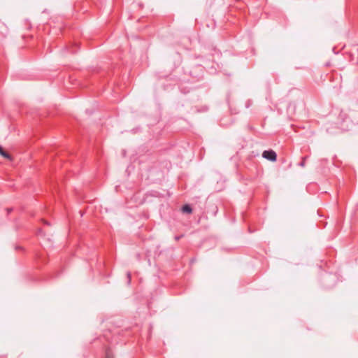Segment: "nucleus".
<instances>
[{
    "mask_svg": "<svg viewBox=\"0 0 358 358\" xmlns=\"http://www.w3.org/2000/svg\"><path fill=\"white\" fill-rule=\"evenodd\" d=\"M337 277L335 274L331 273H325L322 278V282L323 286L327 289H330L334 287Z\"/></svg>",
    "mask_w": 358,
    "mask_h": 358,
    "instance_id": "1",
    "label": "nucleus"
},
{
    "mask_svg": "<svg viewBox=\"0 0 358 358\" xmlns=\"http://www.w3.org/2000/svg\"><path fill=\"white\" fill-rule=\"evenodd\" d=\"M262 157L270 161V162H275L277 159V154L273 150H264L262 152Z\"/></svg>",
    "mask_w": 358,
    "mask_h": 358,
    "instance_id": "2",
    "label": "nucleus"
},
{
    "mask_svg": "<svg viewBox=\"0 0 358 358\" xmlns=\"http://www.w3.org/2000/svg\"><path fill=\"white\" fill-rule=\"evenodd\" d=\"M181 210L184 213L190 214L192 213V208L189 204H185L182 206Z\"/></svg>",
    "mask_w": 358,
    "mask_h": 358,
    "instance_id": "3",
    "label": "nucleus"
},
{
    "mask_svg": "<svg viewBox=\"0 0 358 358\" xmlns=\"http://www.w3.org/2000/svg\"><path fill=\"white\" fill-rule=\"evenodd\" d=\"M217 67L212 66L210 67L208 66V64L207 63L205 64V68H208V71L210 73L213 74L217 72V69L220 68V66L218 64H216Z\"/></svg>",
    "mask_w": 358,
    "mask_h": 358,
    "instance_id": "4",
    "label": "nucleus"
},
{
    "mask_svg": "<svg viewBox=\"0 0 358 358\" xmlns=\"http://www.w3.org/2000/svg\"><path fill=\"white\" fill-rule=\"evenodd\" d=\"M0 155L3 157L4 158H6V159H10V155L6 152V151H4L3 148L0 145Z\"/></svg>",
    "mask_w": 358,
    "mask_h": 358,
    "instance_id": "5",
    "label": "nucleus"
},
{
    "mask_svg": "<svg viewBox=\"0 0 358 358\" xmlns=\"http://www.w3.org/2000/svg\"><path fill=\"white\" fill-rule=\"evenodd\" d=\"M252 105V101L250 99H248L245 102V107L247 108H250Z\"/></svg>",
    "mask_w": 358,
    "mask_h": 358,
    "instance_id": "6",
    "label": "nucleus"
},
{
    "mask_svg": "<svg viewBox=\"0 0 358 358\" xmlns=\"http://www.w3.org/2000/svg\"><path fill=\"white\" fill-rule=\"evenodd\" d=\"M306 158H307V157H303L302 158V161L299 163V166H300L301 167H304L305 166V160H306Z\"/></svg>",
    "mask_w": 358,
    "mask_h": 358,
    "instance_id": "7",
    "label": "nucleus"
},
{
    "mask_svg": "<svg viewBox=\"0 0 358 358\" xmlns=\"http://www.w3.org/2000/svg\"><path fill=\"white\" fill-rule=\"evenodd\" d=\"M127 285H130V283H131V273L130 272L127 273Z\"/></svg>",
    "mask_w": 358,
    "mask_h": 358,
    "instance_id": "8",
    "label": "nucleus"
},
{
    "mask_svg": "<svg viewBox=\"0 0 358 358\" xmlns=\"http://www.w3.org/2000/svg\"><path fill=\"white\" fill-rule=\"evenodd\" d=\"M182 236V235H181V236H175V239H176V241H178V240H180V238Z\"/></svg>",
    "mask_w": 358,
    "mask_h": 358,
    "instance_id": "9",
    "label": "nucleus"
},
{
    "mask_svg": "<svg viewBox=\"0 0 358 358\" xmlns=\"http://www.w3.org/2000/svg\"><path fill=\"white\" fill-rule=\"evenodd\" d=\"M106 358H112L110 357L109 354L107 352L106 353Z\"/></svg>",
    "mask_w": 358,
    "mask_h": 358,
    "instance_id": "10",
    "label": "nucleus"
},
{
    "mask_svg": "<svg viewBox=\"0 0 358 358\" xmlns=\"http://www.w3.org/2000/svg\"><path fill=\"white\" fill-rule=\"evenodd\" d=\"M12 209H8V213L10 212Z\"/></svg>",
    "mask_w": 358,
    "mask_h": 358,
    "instance_id": "11",
    "label": "nucleus"
}]
</instances>
